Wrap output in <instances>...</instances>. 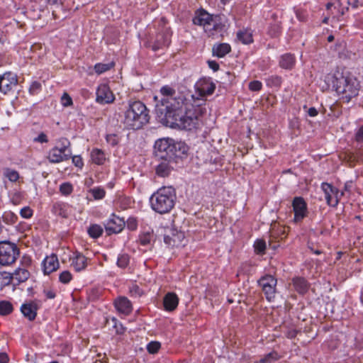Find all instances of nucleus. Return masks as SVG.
<instances>
[{
	"instance_id": "obj_1",
	"label": "nucleus",
	"mask_w": 363,
	"mask_h": 363,
	"mask_svg": "<svg viewBox=\"0 0 363 363\" xmlns=\"http://www.w3.org/2000/svg\"><path fill=\"white\" fill-rule=\"evenodd\" d=\"M160 99L158 96L154 97L155 111L162 123L187 130L199 128L201 121L191 101L194 96L189 91L176 92L166 85L160 89Z\"/></svg>"
},
{
	"instance_id": "obj_2",
	"label": "nucleus",
	"mask_w": 363,
	"mask_h": 363,
	"mask_svg": "<svg viewBox=\"0 0 363 363\" xmlns=\"http://www.w3.org/2000/svg\"><path fill=\"white\" fill-rule=\"evenodd\" d=\"M149 111L140 101H129L123 112L122 123L127 129L138 130L149 122Z\"/></svg>"
},
{
	"instance_id": "obj_3",
	"label": "nucleus",
	"mask_w": 363,
	"mask_h": 363,
	"mask_svg": "<svg viewBox=\"0 0 363 363\" xmlns=\"http://www.w3.org/2000/svg\"><path fill=\"white\" fill-rule=\"evenodd\" d=\"M155 155L158 160H174L187 155L189 147L185 143L172 138H161L155 143Z\"/></svg>"
},
{
	"instance_id": "obj_4",
	"label": "nucleus",
	"mask_w": 363,
	"mask_h": 363,
	"mask_svg": "<svg viewBox=\"0 0 363 363\" xmlns=\"http://www.w3.org/2000/svg\"><path fill=\"white\" fill-rule=\"evenodd\" d=\"M176 199V191L173 187L163 186L150 196V203L153 211L164 214L174 208Z\"/></svg>"
},
{
	"instance_id": "obj_5",
	"label": "nucleus",
	"mask_w": 363,
	"mask_h": 363,
	"mask_svg": "<svg viewBox=\"0 0 363 363\" xmlns=\"http://www.w3.org/2000/svg\"><path fill=\"white\" fill-rule=\"evenodd\" d=\"M333 86L337 94L347 102L358 94L359 84L357 79L352 76H341L333 82Z\"/></svg>"
},
{
	"instance_id": "obj_6",
	"label": "nucleus",
	"mask_w": 363,
	"mask_h": 363,
	"mask_svg": "<svg viewBox=\"0 0 363 363\" xmlns=\"http://www.w3.org/2000/svg\"><path fill=\"white\" fill-rule=\"evenodd\" d=\"M60 147L55 146L51 148L46 156V158L52 164L60 163L69 160L71 158L72 151L70 150V142L66 138H61L58 140Z\"/></svg>"
},
{
	"instance_id": "obj_7",
	"label": "nucleus",
	"mask_w": 363,
	"mask_h": 363,
	"mask_svg": "<svg viewBox=\"0 0 363 363\" xmlns=\"http://www.w3.org/2000/svg\"><path fill=\"white\" fill-rule=\"evenodd\" d=\"M171 35L172 32L170 28L166 26L165 18H162L159 23L158 32L154 39L148 41L147 46L150 48L153 51L162 49L169 45Z\"/></svg>"
},
{
	"instance_id": "obj_8",
	"label": "nucleus",
	"mask_w": 363,
	"mask_h": 363,
	"mask_svg": "<svg viewBox=\"0 0 363 363\" xmlns=\"http://www.w3.org/2000/svg\"><path fill=\"white\" fill-rule=\"evenodd\" d=\"M20 254L17 245L9 241L0 242V264L8 266L13 264Z\"/></svg>"
},
{
	"instance_id": "obj_9",
	"label": "nucleus",
	"mask_w": 363,
	"mask_h": 363,
	"mask_svg": "<svg viewBox=\"0 0 363 363\" xmlns=\"http://www.w3.org/2000/svg\"><path fill=\"white\" fill-rule=\"evenodd\" d=\"M277 284V279L269 274L263 276L258 281L259 286L262 287L266 298L269 301H272L275 298Z\"/></svg>"
},
{
	"instance_id": "obj_10",
	"label": "nucleus",
	"mask_w": 363,
	"mask_h": 363,
	"mask_svg": "<svg viewBox=\"0 0 363 363\" xmlns=\"http://www.w3.org/2000/svg\"><path fill=\"white\" fill-rule=\"evenodd\" d=\"M293 210L294 212V221H301L308 213L307 203L303 197H294L292 201Z\"/></svg>"
},
{
	"instance_id": "obj_11",
	"label": "nucleus",
	"mask_w": 363,
	"mask_h": 363,
	"mask_svg": "<svg viewBox=\"0 0 363 363\" xmlns=\"http://www.w3.org/2000/svg\"><path fill=\"white\" fill-rule=\"evenodd\" d=\"M18 84V78L16 74L6 72L0 77V91L6 94Z\"/></svg>"
},
{
	"instance_id": "obj_12",
	"label": "nucleus",
	"mask_w": 363,
	"mask_h": 363,
	"mask_svg": "<svg viewBox=\"0 0 363 363\" xmlns=\"http://www.w3.org/2000/svg\"><path fill=\"white\" fill-rule=\"evenodd\" d=\"M114 99V95L107 84H101L98 86L96 99L97 103L101 104H110L112 103Z\"/></svg>"
},
{
	"instance_id": "obj_13",
	"label": "nucleus",
	"mask_w": 363,
	"mask_h": 363,
	"mask_svg": "<svg viewBox=\"0 0 363 363\" xmlns=\"http://www.w3.org/2000/svg\"><path fill=\"white\" fill-rule=\"evenodd\" d=\"M321 189L325 194V199L328 204L331 206H336L338 204L337 194L339 190L327 182L322 183Z\"/></svg>"
},
{
	"instance_id": "obj_14",
	"label": "nucleus",
	"mask_w": 363,
	"mask_h": 363,
	"mask_svg": "<svg viewBox=\"0 0 363 363\" xmlns=\"http://www.w3.org/2000/svg\"><path fill=\"white\" fill-rule=\"evenodd\" d=\"M125 225L123 218L116 216L114 214L105 224V230L108 235L116 234L122 231Z\"/></svg>"
},
{
	"instance_id": "obj_15",
	"label": "nucleus",
	"mask_w": 363,
	"mask_h": 363,
	"mask_svg": "<svg viewBox=\"0 0 363 363\" xmlns=\"http://www.w3.org/2000/svg\"><path fill=\"white\" fill-rule=\"evenodd\" d=\"M215 16L208 13L205 9H199L195 12L192 21L194 25L203 26V29L208 28Z\"/></svg>"
},
{
	"instance_id": "obj_16",
	"label": "nucleus",
	"mask_w": 363,
	"mask_h": 363,
	"mask_svg": "<svg viewBox=\"0 0 363 363\" xmlns=\"http://www.w3.org/2000/svg\"><path fill=\"white\" fill-rule=\"evenodd\" d=\"M184 239V234L182 232H178L176 230H172L169 234L164 235V243L172 247H178L184 246L182 243Z\"/></svg>"
},
{
	"instance_id": "obj_17",
	"label": "nucleus",
	"mask_w": 363,
	"mask_h": 363,
	"mask_svg": "<svg viewBox=\"0 0 363 363\" xmlns=\"http://www.w3.org/2000/svg\"><path fill=\"white\" fill-rule=\"evenodd\" d=\"M39 306L35 301L23 303L21 306V312L23 316L30 321H33L36 316Z\"/></svg>"
},
{
	"instance_id": "obj_18",
	"label": "nucleus",
	"mask_w": 363,
	"mask_h": 363,
	"mask_svg": "<svg viewBox=\"0 0 363 363\" xmlns=\"http://www.w3.org/2000/svg\"><path fill=\"white\" fill-rule=\"evenodd\" d=\"M71 265L76 272H81L86 269L88 259L81 252H75L70 257Z\"/></svg>"
},
{
	"instance_id": "obj_19",
	"label": "nucleus",
	"mask_w": 363,
	"mask_h": 363,
	"mask_svg": "<svg viewBox=\"0 0 363 363\" xmlns=\"http://www.w3.org/2000/svg\"><path fill=\"white\" fill-rule=\"evenodd\" d=\"M114 306L117 311L124 315H129L132 311V303L125 296H120L114 301Z\"/></svg>"
},
{
	"instance_id": "obj_20",
	"label": "nucleus",
	"mask_w": 363,
	"mask_h": 363,
	"mask_svg": "<svg viewBox=\"0 0 363 363\" xmlns=\"http://www.w3.org/2000/svg\"><path fill=\"white\" fill-rule=\"evenodd\" d=\"M43 272L45 274H50L59 267V262L55 255L46 257L43 262Z\"/></svg>"
},
{
	"instance_id": "obj_21",
	"label": "nucleus",
	"mask_w": 363,
	"mask_h": 363,
	"mask_svg": "<svg viewBox=\"0 0 363 363\" xmlns=\"http://www.w3.org/2000/svg\"><path fill=\"white\" fill-rule=\"evenodd\" d=\"M179 304V298L173 292L167 293L163 298L164 308L167 311H174Z\"/></svg>"
},
{
	"instance_id": "obj_22",
	"label": "nucleus",
	"mask_w": 363,
	"mask_h": 363,
	"mask_svg": "<svg viewBox=\"0 0 363 363\" xmlns=\"http://www.w3.org/2000/svg\"><path fill=\"white\" fill-rule=\"evenodd\" d=\"M160 161L159 164L155 167V172L157 176L165 177H167L172 169V167L171 163L174 160H158Z\"/></svg>"
},
{
	"instance_id": "obj_23",
	"label": "nucleus",
	"mask_w": 363,
	"mask_h": 363,
	"mask_svg": "<svg viewBox=\"0 0 363 363\" xmlns=\"http://www.w3.org/2000/svg\"><path fill=\"white\" fill-rule=\"evenodd\" d=\"M155 239L153 230H148L140 233L138 237V242L142 246H152L154 244Z\"/></svg>"
},
{
	"instance_id": "obj_24",
	"label": "nucleus",
	"mask_w": 363,
	"mask_h": 363,
	"mask_svg": "<svg viewBox=\"0 0 363 363\" xmlns=\"http://www.w3.org/2000/svg\"><path fill=\"white\" fill-rule=\"evenodd\" d=\"M279 64L283 69H292L296 64V57L291 53H285L280 57Z\"/></svg>"
},
{
	"instance_id": "obj_25",
	"label": "nucleus",
	"mask_w": 363,
	"mask_h": 363,
	"mask_svg": "<svg viewBox=\"0 0 363 363\" xmlns=\"http://www.w3.org/2000/svg\"><path fill=\"white\" fill-rule=\"evenodd\" d=\"M210 25L208 28H204V31L208 37H213L218 33H220L224 27V25L217 20V16L213 18Z\"/></svg>"
},
{
	"instance_id": "obj_26",
	"label": "nucleus",
	"mask_w": 363,
	"mask_h": 363,
	"mask_svg": "<svg viewBox=\"0 0 363 363\" xmlns=\"http://www.w3.org/2000/svg\"><path fill=\"white\" fill-rule=\"evenodd\" d=\"M355 141L357 143L355 154L359 160H363V125L355 133Z\"/></svg>"
},
{
	"instance_id": "obj_27",
	"label": "nucleus",
	"mask_w": 363,
	"mask_h": 363,
	"mask_svg": "<svg viewBox=\"0 0 363 363\" xmlns=\"http://www.w3.org/2000/svg\"><path fill=\"white\" fill-rule=\"evenodd\" d=\"M90 157L92 162L97 165H103L107 160L104 151L99 148L92 149Z\"/></svg>"
},
{
	"instance_id": "obj_28",
	"label": "nucleus",
	"mask_w": 363,
	"mask_h": 363,
	"mask_svg": "<svg viewBox=\"0 0 363 363\" xmlns=\"http://www.w3.org/2000/svg\"><path fill=\"white\" fill-rule=\"evenodd\" d=\"M231 51V47L228 43L215 44L213 47L212 52L214 56L218 57H223Z\"/></svg>"
},
{
	"instance_id": "obj_29",
	"label": "nucleus",
	"mask_w": 363,
	"mask_h": 363,
	"mask_svg": "<svg viewBox=\"0 0 363 363\" xmlns=\"http://www.w3.org/2000/svg\"><path fill=\"white\" fill-rule=\"evenodd\" d=\"M293 285L296 291L301 294L306 293L309 288L308 281L303 277H295L293 279Z\"/></svg>"
},
{
	"instance_id": "obj_30",
	"label": "nucleus",
	"mask_w": 363,
	"mask_h": 363,
	"mask_svg": "<svg viewBox=\"0 0 363 363\" xmlns=\"http://www.w3.org/2000/svg\"><path fill=\"white\" fill-rule=\"evenodd\" d=\"M30 277V272L26 269L18 268L11 275L12 280L16 281V284L26 281Z\"/></svg>"
},
{
	"instance_id": "obj_31",
	"label": "nucleus",
	"mask_w": 363,
	"mask_h": 363,
	"mask_svg": "<svg viewBox=\"0 0 363 363\" xmlns=\"http://www.w3.org/2000/svg\"><path fill=\"white\" fill-rule=\"evenodd\" d=\"M237 38L245 45H249L253 42L252 33L250 29H242L238 31Z\"/></svg>"
},
{
	"instance_id": "obj_32",
	"label": "nucleus",
	"mask_w": 363,
	"mask_h": 363,
	"mask_svg": "<svg viewBox=\"0 0 363 363\" xmlns=\"http://www.w3.org/2000/svg\"><path fill=\"white\" fill-rule=\"evenodd\" d=\"M132 204L133 200L131 198L125 196H118L115 202L116 206L121 210H126L130 208Z\"/></svg>"
},
{
	"instance_id": "obj_33",
	"label": "nucleus",
	"mask_w": 363,
	"mask_h": 363,
	"mask_svg": "<svg viewBox=\"0 0 363 363\" xmlns=\"http://www.w3.org/2000/svg\"><path fill=\"white\" fill-rule=\"evenodd\" d=\"M216 89V85L213 82H204L199 88L200 95L202 96L213 94Z\"/></svg>"
},
{
	"instance_id": "obj_34",
	"label": "nucleus",
	"mask_w": 363,
	"mask_h": 363,
	"mask_svg": "<svg viewBox=\"0 0 363 363\" xmlns=\"http://www.w3.org/2000/svg\"><path fill=\"white\" fill-rule=\"evenodd\" d=\"M103 231V228L98 224L91 225L87 230L89 235L94 239L99 238L102 235Z\"/></svg>"
},
{
	"instance_id": "obj_35",
	"label": "nucleus",
	"mask_w": 363,
	"mask_h": 363,
	"mask_svg": "<svg viewBox=\"0 0 363 363\" xmlns=\"http://www.w3.org/2000/svg\"><path fill=\"white\" fill-rule=\"evenodd\" d=\"M13 311L12 303L9 301H0V315H8L11 314Z\"/></svg>"
},
{
	"instance_id": "obj_36",
	"label": "nucleus",
	"mask_w": 363,
	"mask_h": 363,
	"mask_svg": "<svg viewBox=\"0 0 363 363\" xmlns=\"http://www.w3.org/2000/svg\"><path fill=\"white\" fill-rule=\"evenodd\" d=\"M115 63L111 62L109 63H97L94 65V70L98 74H101L113 67Z\"/></svg>"
},
{
	"instance_id": "obj_37",
	"label": "nucleus",
	"mask_w": 363,
	"mask_h": 363,
	"mask_svg": "<svg viewBox=\"0 0 363 363\" xmlns=\"http://www.w3.org/2000/svg\"><path fill=\"white\" fill-rule=\"evenodd\" d=\"M255 252L257 255H264L266 250V242L264 240L258 239L254 243Z\"/></svg>"
},
{
	"instance_id": "obj_38",
	"label": "nucleus",
	"mask_w": 363,
	"mask_h": 363,
	"mask_svg": "<svg viewBox=\"0 0 363 363\" xmlns=\"http://www.w3.org/2000/svg\"><path fill=\"white\" fill-rule=\"evenodd\" d=\"M281 28L280 23H272L269 26L268 34L272 38L277 37L281 33Z\"/></svg>"
},
{
	"instance_id": "obj_39",
	"label": "nucleus",
	"mask_w": 363,
	"mask_h": 363,
	"mask_svg": "<svg viewBox=\"0 0 363 363\" xmlns=\"http://www.w3.org/2000/svg\"><path fill=\"white\" fill-rule=\"evenodd\" d=\"M129 261H130V257H129L128 255L121 254L118 257L117 265H118V267L124 269L128 265Z\"/></svg>"
},
{
	"instance_id": "obj_40",
	"label": "nucleus",
	"mask_w": 363,
	"mask_h": 363,
	"mask_svg": "<svg viewBox=\"0 0 363 363\" xmlns=\"http://www.w3.org/2000/svg\"><path fill=\"white\" fill-rule=\"evenodd\" d=\"M4 175L11 182H16L19 178V174L18 172L9 168L5 169Z\"/></svg>"
},
{
	"instance_id": "obj_41",
	"label": "nucleus",
	"mask_w": 363,
	"mask_h": 363,
	"mask_svg": "<svg viewBox=\"0 0 363 363\" xmlns=\"http://www.w3.org/2000/svg\"><path fill=\"white\" fill-rule=\"evenodd\" d=\"M161 347V344L157 341H152L147 345V350L150 354L157 353Z\"/></svg>"
},
{
	"instance_id": "obj_42",
	"label": "nucleus",
	"mask_w": 363,
	"mask_h": 363,
	"mask_svg": "<svg viewBox=\"0 0 363 363\" xmlns=\"http://www.w3.org/2000/svg\"><path fill=\"white\" fill-rule=\"evenodd\" d=\"M129 293L132 297H140L143 294V290L137 284H132L129 287Z\"/></svg>"
},
{
	"instance_id": "obj_43",
	"label": "nucleus",
	"mask_w": 363,
	"mask_h": 363,
	"mask_svg": "<svg viewBox=\"0 0 363 363\" xmlns=\"http://www.w3.org/2000/svg\"><path fill=\"white\" fill-rule=\"evenodd\" d=\"M41 84L37 81L32 82L29 87V93L31 95H37L41 91Z\"/></svg>"
},
{
	"instance_id": "obj_44",
	"label": "nucleus",
	"mask_w": 363,
	"mask_h": 363,
	"mask_svg": "<svg viewBox=\"0 0 363 363\" xmlns=\"http://www.w3.org/2000/svg\"><path fill=\"white\" fill-rule=\"evenodd\" d=\"M60 191L62 194H63L65 196H67V195H69L72 192L73 187H72V184L69 183H63L60 186Z\"/></svg>"
},
{
	"instance_id": "obj_45",
	"label": "nucleus",
	"mask_w": 363,
	"mask_h": 363,
	"mask_svg": "<svg viewBox=\"0 0 363 363\" xmlns=\"http://www.w3.org/2000/svg\"><path fill=\"white\" fill-rule=\"evenodd\" d=\"M91 193L95 199H101L106 194L105 190L101 188H94L91 190Z\"/></svg>"
},
{
	"instance_id": "obj_46",
	"label": "nucleus",
	"mask_w": 363,
	"mask_h": 363,
	"mask_svg": "<svg viewBox=\"0 0 363 363\" xmlns=\"http://www.w3.org/2000/svg\"><path fill=\"white\" fill-rule=\"evenodd\" d=\"M72 278L71 273L69 271H63L59 277L60 281L62 284H68Z\"/></svg>"
},
{
	"instance_id": "obj_47",
	"label": "nucleus",
	"mask_w": 363,
	"mask_h": 363,
	"mask_svg": "<svg viewBox=\"0 0 363 363\" xmlns=\"http://www.w3.org/2000/svg\"><path fill=\"white\" fill-rule=\"evenodd\" d=\"M106 142L111 146H116L119 143V137L116 134H108L106 137Z\"/></svg>"
},
{
	"instance_id": "obj_48",
	"label": "nucleus",
	"mask_w": 363,
	"mask_h": 363,
	"mask_svg": "<svg viewBox=\"0 0 363 363\" xmlns=\"http://www.w3.org/2000/svg\"><path fill=\"white\" fill-rule=\"evenodd\" d=\"M268 84H271L275 86H280L282 83V78L280 76L274 75L269 77Z\"/></svg>"
},
{
	"instance_id": "obj_49",
	"label": "nucleus",
	"mask_w": 363,
	"mask_h": 363,
	"mask_svg": "<svg viewBox=\"0 0 363 363\" xmlns=\"http://www.w3.org/2000/svg\"><path fill=\"white\" fill-rule=\"evenodd\" d=\"M20 214L23 218H30L33 211L29 206H26L20 211Z\"/></svg>"
},
{
	"instance_id": "obj_50",
	"label": "nucleus",
	"mask_w": 363,
	"mask_h": 363,
	"mask_svg": "<svg viewBox=\"0 0 363 363\" xmlns=\"http://www.w3.org/2000/svg\"><path fill=\"white\" fill-rule=\"evenodd\" d=\"M262 82L257 80L252 81L249 84V89L252 91H258L262 89Z\"/></svg>"
},
{
	"instance_id": "obj_51",
	"label": "nucleus",
	"mask_w": 363,
	"mask_h": 363,
	"mask_svg": "<svg viewBox=\"0 0 363 363\" xmlns=\"http://www.w3.org/2000/svg\"><path fill=\"white\" fill-rule=\"evenodd\" d=\"M71 158L72 160V163L74 164V166L80 169L83 167L84 162L80 155H74L73 157L71 156Z\"/></svg>"
},
{
	"instance_id": "obj_52",
	"label": "nucleus",
	"mask_w": 363,
	"mask_h": 363,
	"mask_svg": "<svg viewBox=\"0 0 363 363\" xmlns=\"http://www.w3.org/2000/svg\"><path fill=\"white\" fill-rule=\"evenodd\" d=\"M264 358L268 361V362L271 363L274 361L278 360L280 358V356L277 352L274 351L267 354Z\"/></svg>"
},
{
	"instance_id": "obj_53",
	"label": "nucleus",
	"mask_w": 363,
	"mask_h": 363,
	"mask_svg": "<svg viewBox=\"0 0 363 363\" xmlns=\"http://www.w3.org/2000/svg\"><path fill=\"white\" fill-rule=\"evenodd\" d=\"M138 227V223L135 218H129L127 220V228L130 230H135Z\"/></svg>"
},
{
	"instance_id": "obj_54",
	"label": "nucleus",
	"mask_w": 363,
	"mask_h": 363,
	"mask_svg": "<svg viewBox=\"0 0 363 363\" xmlns=\"http://www.w3.org/2000/svg\"><path fill=\"white\" fill-rule=\"evenodd\" d=\"M61 99L62 104L64 106H69L72 104V99L67 93H65L62 95Z\"/></svg>"
},
{
	"instance_id": "obj_55",
	"label": "nucleus",
	"mask_w": 363,
	"mask_h": 363,
	"mask_svg": "<svg viewBox=\"0 0 363 363\" xmlns=\"http://www.w3.org/2000/svg\"><path fill=\"white\" fill-rule=\"evenodd\" d=\"M34 141L40 143H48V139L47 135L44 133H40L37 138H34Z\"/></svg>"
},
{
	"instance_id": "obj_56",
	"label": "nucleus",
	"mask_w": 363,
	"mask_h": 363,
	"mask_svg": "<svg viewBox=\"0 0 363 363\" xmlns=\"http://www.w3.org/2000/svg\"><path fill=\"white\" fill-rule=\"evenodd\" d=\"M208 67L213 69L214 72H216L219 69V65L217 62L214 60L208 61Z\"/></svg>"
},
{
	"instance_id": "obj_57",
	"label": "nucleus",
	"mask_w": 363,
	"mask_h": 363,
	"mask_svg": "<svg viewBox=\"0 0 363 363\" xmlns=\"http://www.w3.org/2000/svg\"><path fill=\"white\" fill-rule=\"evenodd\" d=\"M43 293L45 294V296L48 299H52L55 298L56 296V294L53 290H43Z\"/></svg>"
},
{
	"instance_id": "obj_58",
	"label": "nucleus",
	"mask_w": 363,
	"mask_h": 363,
	"mask_svg": "<svg viewBox=\"0 0 363 363\" xmlns=\"http://www.w3.org/2000/svg\"><path fill=\"white\" fill-rule=\"evenodd\" d=\"M21 198V195L20 193H15L11 198L12 203L15 205L18 204Z\"/></svg>"
},
{
	"instance_id": "obj_59",
	"label": "nucleus",
	"mask_w": 363,
	"mask_h": 363,
	"mask_svg": "<svg viewBox=\"0 0 363 363\" xmlns=\"http://www.w3.org/2000/svg\"><path fill=\"white\" fill-rule=\"evenodd\" d=\"M9 358L6 352L0 353V363H8Z\"/></svg>"
},
{
	"instance_id": "obj_60",
	"label": "nucleus",
	"mask_w": 363,
	"mask_h": 363,
	"mask_svg": "<svg viewBox=\"0 0 363 363\" xmlns=\"http://www.w3.org/2000/svg\"><path fill=\"white\" fill-rule=\"evenodd\" d=\"M308 115L311 117H315L318 115V111L315 107H311L308 109Z\"/></svg>"
},
{
	"instance_id": "obj_61",
	"label": "nucleus",
	"mask_w": 363,
	"mask_h": 363,
	"mask_svg": "<svg viewBox=\"0 0 363 363\" xmlns=\"http://www.w3.org/2000/svg\"><path fill=\"white\" fill-rule=\"evenodd\" d=\"M298 331L296 330H289L286 333V337L290 339L296 337Z\"/></svg>"
},
{
	"instance_id": "obj_62",
	"label": "nucleus",
	"mask_w": 363,
	"mask_h": 363,
	"mask_svg": "<svg viewBox=\"0 0 363 363\" xmlns=\"http://www.w3.org/2000/svg\"><path fill=\"white\" fill-rule=\"evenodd\" d=\"M297 18L302 22L306 21V16L303 13H296Z\"/></svg>"
},
{
	"instance_id": "obj_63",
	"label": "nucleus",
	"mask_w": 363,
	"mask_h": 363,
	"mask_svg": "<svg viewBox=\"0 0 363 363\" xmlns=\"http://www.w3.org/2000/svg\"><path fill=\"white\" fill-rule=\"evenodd\" d=\"M352 182H347L345 183V191H350V189L352 188Z\"/></svg>"
},
{
	"instance_id": "obj_64",
	"label": "nucleus",
	"mask_w": 363,
	"mask_h": 363,
	"mask_svg": "<svg viewBox=\"0 0 363 363\" xmlns=\"http://www.w3.org/2000/svg\"><path fill=\"white\" fill-rule=\"evenodd\" d=\"M48 3L49 4L54 5L57 3V0H48Z\"/></svg>"
}]
</instances>
